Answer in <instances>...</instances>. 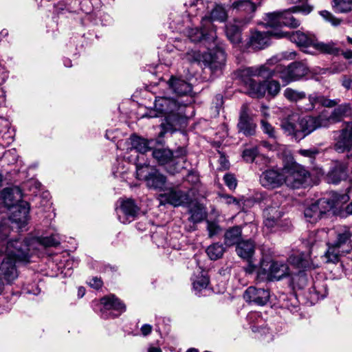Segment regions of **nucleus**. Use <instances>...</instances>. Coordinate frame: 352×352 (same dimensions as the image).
<instances>
[{
  "label": "nucleus",
  "mask_w": 352,
  "mask_h": 352,
  "mask_svg": "<svg viewBox=\"0 0 352 352\" xmlns=\"http://www.w3.org/2000/svg\"><path fill=\"white\" fill-rule=\"evenodd\" d=\"M296 56L295 51L283 52L268 59L264 65L244 69L242 71V76H261L264 78L278 76L285 85L299 81L310 73V69L305 63L295 61L287 66L278 64L283 60H294Z\"/></svg>",
  "instance_id": "obj_1"
},
{
  "label": "nucleus",
  "mask_w": 352,
  "mask_h": 352,
  "mask_svg": "<svg viewBox=\"0 0 352 352\" xmlns=\"http://www.w3.org/2000/svg\"><path fill=\"white\" fill-rule=\"evenodd\" d=\"M186 104L179 100L169 97L158 96L155 98L154 108L146 116L164 118L165 122L160 124L162 131L160 136L162 137L165 133L174 131V128L186 116Z\"/></svg>",
  "instance_id": "obj_2"
},
{
  "label": "nucleus",
  "mask_w": 352,
  "mask_h": 352,
  "mask_svg": "<svg viewBox=\"0 0 352 352\" xmlns=\"http://www.w3.org/2000/svg\"><path fill=\"white\" fill-rule=\"evenodd\" d=\"M19 243V241H9L6 254L1 259L0 280H3L8 284L12 283L19 276L16 262L25 261L27 258L26 254L21 251Z\"/></svg>",
  "instance_id": "obj_3"
},
{
  "label": "nucleus",
  "mask_w": 352,
  "mask_h": 352,
  "mask_svg": "<svg viewBox=\"0 0 352 352\" xmlns=\"http://www.w3.org/2000/svg\"><path fill=\"white\" fill-rule=\"evenodd\" d=\"M333 199L324 197L311 204L305 210L304 214L307 221L314 223L321 219L324 214L330 211L336 204L345 203L349 200L346 194H333Z\"/></svg>",
  "instance_id": "obj_4"
},
{
  "label": "nucleus",
  "mask_w": 352,
  "mask_h": 352,
  "mask_svg": "<svg viewBox=\"0 0 352 352\" xmlns=\"http://www.w3.org/2000/svg\"><path fill=\"white\" fill-rule=\"evenodd\" d=\"M136 175L139 179L145 181L150 188H162L166 184V177L155 167L147 164H136Z\"/></svg>",
  "instance_id": "obj_5"
},
{
  "label": "nucleus",
  "mask_w": 352,
  "mask_h": 352,
  "mask_svg": "<svg viewBox=\"0 0 352 352\" xmlns=\"http://www.w3.org/2000/svg\"><path fill=\"white\" fill-rule=\"evenodd\" d=\"M309 173L301 166L292 163L283 166L284 184L291 188H298L309 177Z\"/></svg>",
  "instance_id": "obj_6"
},
{
  "label": "nucleus",
  "mask_w": 352,
  "mask_h": 352,
  "mask_svg": "<svg viewBox=\"0 0 352 352\" xmlns=\"http://www.w3.org/2000/svg\"><path fill=\"white\" fill-rule=\"evenodd\" d=\"M258 276H263V278L270 280H280L289 275V269L287 264L271 261L270 263L262 261L258 272Z\"/></svg>",
  "instance_id": "obj_7"
},
{
  "label": "nucleus",
  "mask_w": 352,
  "mask_h": 352,
  "mask_svg": "<svg viewBox=\"0 0 352 352\" xmlns=\"http://www.w3.org/2000/svg\"><path fill=\"white\" fill-rule=\"evenodd\" d=\"M226 60L225 52L220 47L211 50L202 55L205 67L208 68L212 74H220L225 66Z\"/></svg>",
  "instance_id": "obj_8"
},
{
  "label": "nucleus",
  "mask_w": 352,
  "mask_h": 352,
  "mask_svg": "<svg viewBox=\"0 0 352 352\" xmlns=\"http://www.w3.org/2000/svg\"><path fill=\"white\" fill-rule=\"evenodd\" d=\"M326 120L322 113L316 117L306 116L300 119L298 122L299 131L297 133V138L298 140L303 139L317 129L327 127Z\"/></svg>",
  "instance_id": "obj_9"
},
{
  "label": "nucleus",
  "mask_w": 352,
  "mask_h": 352,
  "mask_svg": "<svg viewBox=\"0 0 352 352\" xmlns=\"http://www.w3.org/2000/svg\"><path fill=\"white\" fill-rule=\"evenodd\" d=\"M259 4L260 3L257 4L250 0H239L234 1L231 8L232 11L238 14L236 18L241 19L242 25H247L252 20L256 9Z\"/></svg>",
  "instance_id": "obj_10"
},
{
  "label": "nucleus",
  "mask_w": 352,
  "mask_h": 352,
  "mask_svg": "<svg viewBox=\"0 0 352 352\" xmlns=\"http://www.w3.org/2000/svg\"><path fill=\"white\" fill-rule=\"evenodd\" d=\"M117 208L118 219L122 223H128L133 221L140 212V208L132 199H120Z\"/></svg>",
  "instance_id": "obj_11"
},
{
  "label": "nucleus",
  "mask_w": 352,
  "mask_h": 352,
  "mask_svg": "<svg viewBox=\"0 0 352 352\" xmlns=\"http://www.w3.org/2000/svg\"><path fill=\"white\" fill-rule=\"evenodd\" d=\"M338 153L347 152V157L352 160V122H347L341 130L338 140L334 145Z\"/></svg>",
  "instance_id": "obj_12"
},
{
  "label": "nucleus",
  "mask_w": 352,
  "mask_h": 352,
  "mask_svg": "<svg viewBox=\"0 0 352 352\" xmlns=\"http://www.w3.org/2000/svg\"><path fill=\"white\" fill-rule=\"evenodd\" d=\"M261 184L268 189H274L284 184L283 168L281 170L269 168L260 175Z\"/></svg>",
  "instance_id": "obj_13"
},
{
  "label": "nucleus",
  "mask_w": 352,
  "mask_h": 352,
  "mask_svg": "<svg viewBox=\"0 0 352 352\" xmlns=\"http://www.w3.org/2000/svg\"><path fill=\"white\" fill-rule=\"evenodd\" d=\"M270 292L263 288L249 287L243 294V298L246 302L259 306L266 305L270 300Z\"/></svg>",
  "instance_id": "obj_14"
},
{
  "label": "nucleus",
  "mask_w": 352,
  "mask_h": 352,
  "mask_svg": "<svg viewBox=\"0 0 352 352\" xmlns=\"http://www.w3.org/2000/svg\"><path fill=\"white\" fill-rule=\"evenodd\" d=\"M327 126L330 124L341 122L345 118L352 116V107L349 103H344L338 105L331 111V113L322 112Z\"/></svg>",
  "instance_id": "obj_15"
},
{
  "label": "nucleus",
  "mask_w": 352,
  "mask_h": 352,
  "mask_svg": "<svg viewBox=\"0 0 352 352\" xmlns=\"http://www.w3.org/2000/svg\"><path fill=\"white\" fill-rule=\"evenodd\" d=\"M30 206L28 202L21 201L11 208L9 217L12 223L16 224L19 228H23L28 223Z\"/></svg>",
  "instance_id": "obj_16"
},
{
  "label": "nucleus",
  "mask_w": 352,
  "mask_h": 352,
  "mask_svg": "<svg viewBox=\"0 0 352 352\" xmlns=\"http://www.w3.org/2000/svg\"><path fill=\"white\" fill-rule=\"evenodd\" d=\"M311 11L310 7L294 6L289 10L282 11V23L283 25L295 28L300 25V20L294 14L302 12L305 14H309Z\"/></svg>",
  "instance_id": "obj_17"
},
{
  "label": "nucleus",
  "mask_w": 352,
  "mask_h": 352,
  "mask_svg": "<svg viewBox=\"0 0 352 352\" xmlns=\"http://www.w3.org/2000/svg\"><path fill=\"white\" fill-rule=\"evenodd\" d=\"M160 202L177 207L188 203V195L182 190L170 189L160 195Z\"/></svg>",
  "instance_id": "obj_18"
},
{
  "label": "nucleus",
  "mask_w": 352,
  "mask_h": 352,
  "mask_svg": "<svg viewBox=\"0 0 352 352\" xmlns=\"http://www.w3.org/2000/svg\"><path fill=\"white\" fill-rule=\"evenodd\" d=\"M22 192L17 186L5 188L0 191V201L5 206L12 208L22 199Z\"/></svg>",
  "instance_id": "obj_19"
},
{
  "label": "nucleus",
  "mask_w": 352,
  "mask_h": 352,
  "mask_svg": "<svg viewBox=\"0 0 352 352\" xmlns=\"http://www.w3.org/2000/svg\"><path fill=\"white\" fill-rule=\"evenodd\" d=\"M274 35L280 37V33L269 32H252L249 40V45L254 50H262L270 44V36Z\"/></svg>",
  "instance_id": "obj_20"
},
{
  "label": "nucleus",
  "mask_w": 352,
  "mask_h": 352,
  "mask_svg": "<svg viewBox=\"0 0 352 352\" xmlns=\"http://www.w3.org/2000/svg\"><path fill=\"white\" fill-rule=\"evenodd\" d=\"M237 126L239 131L247 136L254 133L256 124L252 118L248 115V107L245 104L241 107Z\"/></svg>",
  "instance_id": "obj_21"
},
{
  "label": "nucleus",
  "mask_w": 352,
  "mask_h": 352,
  "mask_svg": "<svg viewBox=\"0 0 352 352\" xmlns=\"http://www.w3.org/2000/svg\"><path fill=\"white\" fill-rule=\"evenodd\" d=\"M240 18H234L232 22H230L226 26V34L228 38L234 45L239 44L242 41L241 32L244 27Z\"/></svg>",
  "instance_id": "obj_22"
},
{
  "label": "nucleus",
  "mask_w": 352,
  "mask_h": 352,
  "mask_svg": "<svg viewBox=\"0 0 352 352\" xmlns=\"http://www.w3.org/2000/svg\"><path fill=\"white\" fill-rule=\"evenodd\" d=\"M102 308L101 311L103 314L110 310H113L118 312V314H113V317L118 316L126 309L125 305L115 296L113 294L103 297L100 300Z\"/></svg>",
  "instance_id": "obj_23"
},
{
  "label": "nucleus",
  "mask_w": 352,
  "mask_h": 352,
  "mask_svg": "<svg viewBox=\"0 0 352 352\" xmlns=\"http://www.w3.org/2000/svg\"><path fill=\"white\" fill-rule=\"evenodd\" d=\"M280 37L286 36L289 40L301 47L313 46L316 37L314 34H306L300 31L292 32L291 33H280Z\"/></svg>",
  "instance_id": "obj_24"
},
{
  "label": "nucleus",
  "mask_w": 352,
  "mask_h": 352,
  "mask_svg": "<svg viewBox=\"0 0 352 352\" xmlns=\"http://www.w3.org/2000/svg\"><path fill=\"white\" fill-rule=\"evenodd\" d=\"M169 87L179 96H188L192 93V85L184 79L172 76L168 81Z\"/></svg>",
  "instance_id": "obj_25"
},
{
  "label": "nucleus",
  "mask_w": 352,
  "mask_h": 352,
  "mask_svg": "<svg viewBox=\"0 0 352 352\" xmlns=\"http://www.w3.org/2000/svg\"><path fill=\"white\" fill-rule=\"evenodd\" d=\"M255 243L251 239L241 241L236 247V252L239 256L250 261L254 254Z\"/></svg>",
  "instance_id": "obj_26"
},
{
  "label": "nucleus",
  "mask_w": 352,
  "mask_h": 352,
  "mask_svg": "<svg viewBox=\"0 0 352 352\" xmlns=\"http://www.w3.org/2000/svg\"><path fill=\"white\" fill-rule=\"evenodd\" d=\"M346 177V167L343 163L337 162L328 173L327 180L329 183L338 184Z\"/></svg>",
  "instance_id": "obj_27"
},
{
  "label": "nucleus",
  "mask_w": 352,
  "mask_h": 352,
  "mask_svg": "<svg viewBox=\"0 0 352 352\" xmlns=\"http://www.w3.org/2000/svg\"><path fill=\"white\" fill-rule=\"evenodd\" d=\"M264 224L267 228H274L282 217V212L278 206H270L263 211Z\"/></svg>",
  "instance_id": "obj_28"
},
{
  "label": "nucleus",
  "mask_w": 352,
  "mask_h": 352,
  "mask_svg": "<svg viewBox=\"0 0 352 352\" xmlns=\"http://www.w3.org/2000/svg\"><path fill=\"white\" fill-rule=\"evenodd\" d=\"M186 150L184 147L178 148L174 153L171 163L175 166L173 170H168L171 174L176 172H180L182 170L186 168Z\"/></svg>",
  "instance_id": "obj_29"
},
{
  "label": "nucleus",
  "mask_w": 352,
  "mask_h": 352,
  "mask_svg": "<svg viewBox=\"0 0 352 352\" xmlns=\"http://www.w3.org/2000/svg\"><path fill=\"white\" fill-rule=\"evenodd\" d=\"M248 94L253 98H261L265 94V81L258 82L252 78L245 81Z\"/></svg>",
  "instance_id": "obj_30"
},
{
  "label": "nucleus",
  "mask_w": 352,
  "mask_h": 352,
  "mask_svg": "<svg viewBox=\"0 0 352 352\" xmlns=\"http://www.w3.org/2000/svg\"><path fill=\"white\" fill-rule=\"evenodd\" d=\"M153 141H148L144 138H140L137 135H132L130 138L131 142V151L133 149L140 153H145L148 151L151 150V143Z\"/></svg>",
  "instance_id": "obj_31"
},
{
  "label": "nucleus",
  "mask_w": 352,
  "mask_h": 352,
  "mask_svg": "<svg viewBox=\"0 0 352 352\" xmlns=\"http://www.w3.org/2000/svg\"><path fill=\"white\" fill-rule=\"evenodd\" d=\"M242 230L239 226H233L226 230L224 234V243L227 246L238 244L241 236Z\"/></svg>",
  "instance_id": "obj_32"
},
{
  "label": "nucleus",
  "mask_w": 352,
  "mask_h": 352,
  "mask_svg": "<svg viewBox=\"0 0 352 352\" xmlns=\"http://www.w3.org/2000/svg\"><path fill=\"white\" fill-rule=\"evenodd\" d=\"M280 127L285 135H291L296 140H298L297 138V133L299 131L298 122H295L292 118L284 119L281 121Z\"/></svg>",
  "instance_id": "obj_33"
},
{
  "label": "nucleus",
  "mask_w": 352,
  "mask_h": 352,
  "mask_svg": "<svg viewBox=\"0 0 352 352\" xmlns=\"http://www.w3.org/2000/svg\"><path fill=\"white\" fill-rule=\"evenodd\" d=\"M263 23L266 27L278 28L283 25L282 11H276L265 14Z\"/></svg>",
  "instance_id": "obj_34"
},
{
  "label": "nucleus",
  "mask_w": 352,
  "mask_h": 352,
  "mask_svg": "<svg viewBox=\"0 0 352 352\" xmlns=\"http://www.w3.org/2000/svg\"><path fill=\"white\" fill-rule=\"evenodd\" d=\"M227 16L228 15L224 8L221 6H217L211 11L210 16L204 18L203 22L207 23L208 25L211 24V21H219L223 22L227 19Z\"/></svg>",
  "instance_id": "obj_35"
},
{
  "label": "nucleus",
  "mask_w": 352,
  "mask_h": 352,
  "mask_svg": "<svg viewBox=\"0 0 352 352\" xmlns=\"http://www.w3.org/2000/svg\"><path fill=\"white\" fill-rule=\"evenodd\" d=\"M173 153L168 148H157L153 151V157L160 164L171 163Z\"/></svg>",
  "instance_id": "obj_36"
},
{
  "label": "nucleus",
  "mask_w": 352,
  "mask_h": 352,
  "mask_svg": "<svg viewBox=\"0 0 352 352\" xmlns=\"http://www.w3.org/2000/svg\"><path fill=\"white\" fill-rule=\"evenodd\" d=\"M313 46L316 50L322 53L334 55L339 52V48L337 45L331 41L328 43L318 42L316 38Z\"/></svg>",
  "instance_id": "obj_37"
},
{
  "label": "nucleus",
  "mask_w": 352,
  "mask_h": 352,
  "mask_svg": "<svg viewBox=\"0 0 352 352\" xmlns=\"http://www.w3.org/2000/svg\"><path fill=\"white\" fill-rule=\"evenodd\" d=\"M289 261L297 268L307 269L311 267L309 256L304 254L291 256Z\"/></svg>",
  "instance_id": "obj_38"
},
{
  "label": "nucleus",
  "mask_w": 352,
  "mask_h": 352,
  "mask_svg": "<svg viewBox=\"0 0 352 352\" xmlns=\"http://www.w3.org/2000/svg\"><path fill=\"white\" fill-rule=\"evenodd\" d=\"M208 25L207 23L202 21V27L199 28H190L188 31V36L189 39L194 43L201 41L206 36V26Z\"/></svg>",
  "instance_id": "obj_39"
},
{
  "label": "nucleus",
  "mask_w": 352,
  "mask_h": 352,
  "mask_svg": "<svg viewBox=\"0 0 352 352\" xmlns=\"http://www.w3.org/2000/svg\"><path fill=\"white\" fill-rule=\"evenodd\" d=\"M189 212L190 213L189 220L195 223L201 222L206 217L204 207L199 204H194Z\"/></svg>",
  "instance_id": "obj_40"
},
{
  "label": "nucleus",
  "mask_w": 352,
  "mask_h": 352,
  "mask_svg": "<svg viewBox=\"0 0 352 352\" xmlns=\"http://www.w3.org/2000/svg\"><path fill=\"white\" fill-rule=\"evenodd\" d=\"M352 232L347 227H344L337 232L336 239L333 243L337 247H341L351 241Z\"/></svg>",
  "instance_id": "obj_41"
},
{
  "label": "nucleus",
  "mask_w": 352,
  "mask_h": 352,
  "mask_svg": "<svg viewBox=\"0 0 352 352\" xmlns=\"http://www.w3.org/2000/svg\"><path fill=\"white\" fill-rule=\"evenodd\" d=\"M206 252L211 260H217L223 256L224 248L222 244L215 243L208 247Z\"/></svg>",
  "instance_id": "obj_42"
},
{
  "label": "nucleus",
  "mask_w": 352,
  "mask_h": 352,
  "mask_svg": "<svg viewBox=\"0 0 352 352\" xmlns=\"http://www.w3.org/2000/svg\"><path fill=\"white\" fill-rule=\"evenodd\" d=\"M333 8L336 12H350L352 10V0H333Z\"/></svg>",
  "instance_id": "obj_43"
},
{
  "label": "nucleus",
  "mask_w": 352,
  "mask_h": 352,
  "mask_svg": "<svg viewBox=\"0 0 352 352\" xmlns=\"http://www.w3.org/2000/svg\"><path fill=\"white\" fill-rule=\"evenodd\" d=\"M200 273L201 276H196L192 279L193 289L198 293L206 289L209 283L208 278L203 274V272H200Z\"/></svg>",
  "instance_id": "obj_44"
},
{
  "label": "nucleus",
  "mask_w": 352,
  "mask_h": 352,
  "mask_svg": "<svg viewBox=\"0 0 352 352\" xmlns=\"http://www.w3.org/2000/svg\"><path fill=\"white\" fill-rule=\"evenodd\" d=\"M283 94L284 96L291 102H297L306 97V94L304 91H298L292 88L285 89Z\"/></svg>",
  "instance_id": "obj_45"
},
{
  "label": "nucleus",
  "mask_w": 352,
  "mask_h": 352,
  "mask_svg": "<svg viewBox=\"0 0 352 352\" xmlns=\"http://www.w3.org/2000/svg\"><path fill=\"white\" fill-rule=\"evenodd\" d=\"M265 92L267 91L268 95L275 97L280 92V84L275 80L265 81Z\"/></svg>",
  "instance_id": "obj_46"
},
{
  "label": "nucleus",
  "mask_w": 352,
  "mask_h": 352,
  "mask_svg": "<svg viewBox=\"0 0 352 352\" xmlns=\"http://www.w3.org/2000/svg\"><path fill=\"white\" fill-rule=\"evenodd\" d=\"M340 247H337L334 243L329 244V248L325 253L328 261L332 263H337L339 261Z\"/></svg>",
  "instance_id": "obj_47"
},
{
  "label": "nucleus",
  "mask_w": 352,
  "mask_h": 352,
  "mask_svg": "<svg viewBox=\"0 0 352 352\" xmlns=\"http://www.w3.org/2000/svg\"><path fill=\"white\" fill-rule=\"evenodd\" d=\"M11 223L10 218L3 219L0 221V238L4 239L9 236L12 230Z\"/></svg>",
  "instance_id": "obj_48"
},
{
  "label": "nucleus",
  "mask_w": 352,
  "mask_h": 352,
  "mask_svg": "<svg viewBox=\"0 0 352 352\" xmlns=\"http://www.w3.org/2000/svg\"><path fill=\"white\" fill-rule=\"evenodd\" d=\"M206 223V230L210 238H212L221 232V228L217 222L207 220Z\"/></svg>",
  "instance_id": "obj_49"
},
{
  "label": "nucleus",
  "mask_w": 352,
  "mask_h": 352,
  "mask_svg": "<svg viewBox=\"0 0 352 352\" xmlns=\"http://www.w3.org/2000/svg\"><path fill=\"white\" fill-rule=\"evenodd\" d=\"M41 243L45 247H56L60 245V238L57 235L52 234L50 236L42 238Z\"/></svg>",
  "instance_id": "obj_50"
},
{
  "label": "nucleus",
  "mask_w": 352,
  "mask_h": 352,
  "mask_svg": "<svg viewBox=\"0 0 352 352\" xmlns=\"http://www.w3.org/2000/svg\"><path fill=\"white\" fill-rule=\"evenodd\" d=\"M320 15L327 21L331 23L333 26H338L341 23L342 20L334 16L331 12L327 10H322Z\"/></svg>",
  "instance_id": "obj_51"
},
{
  "label": "nucleus",
  "mask_w": 352,
  "mask_h": 352,
  "mask_svg": "<svg viewBox=\"0 0 352 352\" xmlns=\"http://www.w3.org/2000/svg\"><path fill=\"white\" fill-rule=\"evenodd\" d=\"M261 128L264 133L267 134L269 138L276 139V131L274 128L266 120H262L261 121Z\"/></svg>",
  "instance_id": "obj_52"
},
{
  "label": "nucleus",
  "mask_w": 352,
  "mask_h": 352,
  "mask_svg": "<svg viewBox=\"0 0 352 352\" xmlns=\"http://www.w3.org/2000/svg\"><path fill=\"white\" fill-rule=\"evenodd\" d=\"M258 154V149L256 147L247 148L243 153V157L246 162H253Z\"/></svg>",
  "instance_id": "obj_53"
},
{
  "label": "nucleus",
  "mask_w": 352,
  "mask_h": 352,
  "mask_svg": "<svg viewBox=\"0 0 352 352\" xmlns=\"http://www.w3.org/2000/svg\"><path fill=\"white\" fill-rule=\"evenodd\" d=\"M226 185L230 189L236 188L237 183L235 177L232 174H226L223 177Z\"/></svg>",
  "instance_id": "obj_54"
},
{
  "label": "nucleus",
  "mask_w": 352,
  "mask_h": 352,
  "mask_svg": "<svg viewBox=\"0 0 352 352\" xmlns=\"http://www.w3.org/2000/svg\"><path fill=\"white\" fill-rule=\"evenodd\" d=\"M299 153L304 156L309 157L310 159H314L316 155L318 154V150L316 148H310V149H300Z\"/></svg>",
  "instance_id": "obj_55"
},
{
  "label": "nucleus",
  "mask_w": 352,
  "mask_h": 352,
  "mask_svg": "<svg viewBox=\"0 0 352 352\" xmlns=\"http://www.w3.org/2000/svg\"><path fill=\"white\" fill-rule=\"evenodd\" d=\"M294 280H298L300 287H303L307 285V278L304 272L300 271L298 274L293 278Z\"/></svg>",
  "instance_id": "obj_56"
},
{
  "label": "nucleus",
  "mask_w": 352,
  "mask_h": 352,
  "mask_svg": "<svg viewBox=\"0 0 352 352\" xmlns=\"http://www.w3.org/2000/svg\"><path fill=\"white\" fill-rule=\"evenodd\" d=\"M186 58L191 63L198 62L201 60V54L198 52L191 51L190 52L187 53Z\"/></svg>",
  "instance_id": "obj_57"
},
{
  "label": "nucleus",
  "mask_w": 352,
  "mask_h": 352,
  "mask_svg": "<svg viewBox=\"0 0 352 352\" xmlns=\"http://www.w3.org/2000/svg\"><path fill=\"white\" fill-rule=\"evenodd\" d=\"M342 85L347 90L352 89V76H343L341 79Z\"/></svg>",
  "instance_id": "obj_58"
},
{
  "label": "nucleus",
  "mask_w": 352,
  "mask_h": 352,
  "mask_svg": "<svg viewBox=\"0 0 352 352\" xmlns=\"http://www.w3.org/2000/svg\"><path fill=\"white\" fill-rule=\"evenodd\" d=\"M221 198L223 199V201L225 202L226 204H233L235 205H239V201L231 195H222L221 196Z\"/></svg>",
  "instance_id": "obj_59"
},
{
  "label": "nucleus",
  "mask_w": 352,
  "mask_h": 352,
  "mask_svg": "<svg viewBox=\"0 0 352 352\" xmlns=\"http://www.w3.org/2000/svg\"><path fill=\"white\" fill-rule=\"evenodd\" d=\"M89 285L95 289H99L102 285V281L98 277H93L89 281Z\"/></svg>",
  "instance_id": "obj_60"
},
{
  "label": "nucleus",
  "mask_w": 352,
  "mask_h": 352,
  "mask_svg": "<svg viewBox=\"0 0 352 352\" xmlns=\"http://www.w3.org/2000/svg\"><path fill=\"white\" fill-rule=\"evenodd\" d=\"M152 331V326L148 324L142 325L141 327V333L143 336H146L151 333Z\"/></svg>",
  "instance_id": "obj_61"
},
{
  "label": "nucleus",
  "mask_w": 352,
  "mask_h": 352,
  "mask_svg": "<svg viewBox=\"0 0 352 352\" xmlns=\"http://www.w3.org/2000/svg\"><path fill=\"white\" fill-rule=\"evenodd\" d=\"M10 155H13V160H12V162L13 163L16 162V151H15V150H10V151H6L4 153L3 157H4V158L7 159V158L9 157Z\"/></svg>",
  "instance_id": "obj_62"
},
{
  "label": "nucleus",
  "mask_w": 352,
  "mask_h": 352,
  "mask_svg": "<svg viewBox=\"0 0 352 352\" xmlns=\"http://www.w3.org/2000/svg\"><path fill=\"white\" fill-rule=\"evenodd\" d=\"M220 163L223 168H228V162L223 156H221L220 157Z\"/></svg>",
  "instance_id": "obj_63"
},
{
  "label": "nucleus",
  "mask_w": 352,
  "mask_h": 352,
  "mask_svg": "<svg viewBox=\"0 0 352 352\" xmlns=\"http://www.w3.org/2000/svg\"><path fill=\"white\" fill-rule=\"evenodd\" d=\"M343 56L346 59H352V51L348 50L344 52Z\"/></svg>",
  "instance_id": "obj_64"
}]
</instances>
